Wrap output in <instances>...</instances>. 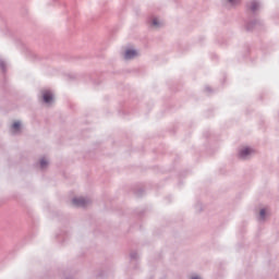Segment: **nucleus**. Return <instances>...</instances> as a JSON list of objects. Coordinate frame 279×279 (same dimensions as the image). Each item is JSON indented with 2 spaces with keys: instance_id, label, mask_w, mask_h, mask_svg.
<instances>
[{
  "instance_id": "2",
  "label": "nucleus",
  "mask_w": 279,
  "mask_h": 279,
  "mask_svg": "<svg viewBox=\"0 0 279 279\" xmlns=\"http://www.w3.org/2000/svg\"><path fill=\"white\" fill-rule=\"evenodd\" d=\"M72 204L76 208H86L88 201L84 197H74V198H72Z\"/></svg>"
},
{
  "instance_id": "13",
  "label": "nucleus",
  "mask_w": 279,
  "mask_h": 279,
  "mask_svg": "<svg viewBox=\"0 0 279 279\" xmlns=\"http://www.w3.org/2000/svg\"><path fill=\"white\" fill-rule=\"evenodd\" d=\"M194 208H195L196 213H202V210H204L201 202L196 203Z\"/></svg>"
},
{
  "instance_id": "9",
  "label": "nucleus",
  "mask_w": 279,
  "mask_h": 279,
  "mask_svg": "<svg viewBox=\"0 0 279 279\" xmlns=\"http://www.w3.org/2000/svg\"><path fill=\"white\" fill-rule=\"evenodd\" d=\"M48 166H49V161H47V159L45 158H41L39 161L40 169H47Z\"/></svg>"
},
{
  "instance_id": "11",
  "label": "nucleus",
  "mask_w": 279,
  "mask_h": 279,
  "mask_svg": "<svg viewBox=\"0 0 279 279\" xmlns=\"http://www.w3.org/2000/svg\"><path fill=\"white\" fill-rule=\"evenodd\" d=\"M259 217H260L262 220L265 219L267 217V209L262 208L259 210Z\"/></svg>"
},
{
  "instance_id": "7",
  "label": "nucleus",
  "mask_w": 279,
  "mask_h": 279,
  "mask_svg": "<svg viewBox=\"0 0 279 279\" xmlns=\"http://www.w3.org/2000/svg\"><path fill=\"white\" fill-rule=\"evenodd\" d=\"M258 8H260V4L258 3V1L253 0V1L251 2V7H250L251 12H256V11H258Z\"/></svg>"
},
{
  "instance_id": "20",
  "label": "nucleus",
  "mask_w": 279,
  "mask_h": 279,
  "mask_svg": "<svg viewBox=\"0 0 279 279\" xmlns=\"http://www.w3.org/2000/svg\"><path fill=\"white\" fill-rule=\"evenodd\" d=\"M65 279H73V276H65Z\"/></svg>"
},
{
  "instance_id": "23",
  "label": "nucleus",
  "mask_w": 279,
  "mask_h": 279,
  "mask_svg": "<svg viewBox=\"0 0 279 279\" xmlns=\"http://www.w3.org/2000/svg\"><path fill=\"white\" fill-rule=\"evenodd\" d=\"M143 213H145V211H141L140 215H143Z\"/></svg>"
},
{
  "instance_id": "22",
  "label": "nucleus",
  "mask_w": 279,
  "mask_h": 279,
  "mask_svg": "<svg viewBox=\"0 0 279 279\" xmlns=\"http://www.w3.org/2000/svg\"><path fill=\"white\" fill-rule=\"evenodd\" d=\"M246 53H250V47L246 48Z\"/></svg>"
},
{
  "instance_id": "14",
  "label": "nucleus",
  "mask_w": 279,
  "mask_h": 279,
  "mask_svg": "<svg viewBox=\"0 0 279 279\" xmlns=\"http://www.w3.org/2000/svg\"><path fill=\"white\" fill-rule=\"evenodd\" d=\"M130 258H131V260H138V253L132 252V253L130 254Z\"/></svg>"
},
{
  "instance_id": "5",
  "label": "nucleus",
  "mask_w": 279,
  "mask_h": 279,
  "mask_svg": "<svg viewBox=\"0 0 279 279\" xmlns=\"http://www.w3.org/2000/svg\"><path fill=\"white\" fill-rule=\"evenodd\" d=\"M41 99H43L44 104H52L53 94L50 90H44L41 94Z\"/></svg>"
},
{
  "instance_id": "12",
  "label": "nucleus",
  "mask_w": 279,
  "mask_h": 279,
  "mask_svg": "<svg viewBox=\"0 0 279 279\" xmlns=\"http://www.w3.org/2000/svg\"><path fill=\"white\" fill-rule=\"evenodd\" d=\"M143 193H145V190L138 189L134 192V195H136V197H143Z\"/></svg>"
},
{
  "instance_id": "10",
  "label": "nucleus",
  "mask_w": 279,
  "mask_h": 279,
  "mask_svg": "<svg viewBox=\"0 0 279 279\" xmlns=\"http://www.w3.org/2000/svg\"><path fill=\"white\" fill-rule=\"evenodd\" d=\"M12 129L14 130V132H21V121H15L12 124Z\"/></svg>"
},
{
  "instance_id": "18",
  "label": "nucleus",
  "mask_w": 279,
  "mask_h": 279,
  "mask_svg": "<svg viewBox=\"0 0 279 279\" xmlns=\"http://www.w3.org/2000/svg\"><path fill=\"white\" fill-rule=\"evenodd\" d=\"M205 90H206V93H213V87L206 86V87H205Z\"/></svg>"
},
{
  "instance_id": "17",
  "label": "nucleus",
  "mask_w": 279,
  "mask_h": 279,
  "mask_svg": "<svg viewBox=\"0 0 279 279\" xmlns=\"http://www.w3.org/2000/svg\"><path fill=\"white\" fill-rule=\"evenodd\" d=\"M230 3H231V5H236V3H239V0H228Z\"/></svg>"
},
{
  "instance_id": "4",
  "label": "nucleus",
  "mask_w": 279,
  "mask_h": 279,
  "mask_svg": "<svg viewBox=\"0 0 279 279\" xmlns=\"http://www.w3.org/2000/svg\"><path fill=\"white\" fill-rule=\"evenodd\" d=\"M138 56V51L136 49L129 48L124 51V60H134Z\"/></svg>"
},
{
  "instance_id": "15",
  "label": "nucleus",
  "mask_w": 279,
  "mask_h": 279,
  "mask_svg": "<svg viewBox=\"0 0 279 279\" xmlns=\"http://www.w3.org/2000/svg\"><path fill=\"white\" fill-rule=\"evenodd\" d=\"M153 27H160V21H158V19H154L151 22Z\"/></svg>"
},
{
  "instance_id": "6",
  "label": "nucleus",
  "mask_w": 279,
  "mask_h": 279,
  "mask_svg": "<svg viewBox=\"0 0 279 279\" xmlns=\"http://www.w3.org/2000/svg\"><path fill=\"white\" fill-rule=\"evenodd\" d=\"M56 238L58 239L59 243H64L66 239H69V232L65 230H61L59 233L56 234Z\"/></svg>"
},
{
  "instance_id": "16",
  "label": "nucleus",
  "mask_w": 279,
  "mask_h": 279,
  "mask_svg": "<svg viewBox=\"0 0 279 279\" xmlns=\"http://www.w3.org/2000/svg\"><path fill=\"white\" fill-rule=\"evenodd\" d=\"M104 276H106V271L101 270L98 272V275L96 276L97 279H101L104 278Z\"/></svg>"
},
{
  "instance_id": "8",
  "label": "nucleus",
  "mask_w": 279,
  "mask_h": 279,
  "mask_svg": "<svg viewBox=\"0 0 279 279\" xmlns=\"http://www.w3.org/2000/svg\"><path fill=\"white\" fill-rule=\"evenodd\" d=\"M0 71H2L3 75L8 73V66L5 65V61L2 58H0Z\"/></svg>"
},
{
  "instance_id": "19",
  "label": "nucleus",
  "mask_w": 279,
  "mask_h": 279,
  "mask_svg": "<svg viewBox=\"0 0 279 279\" xmlns=\"http://www.w3.org/2000/svg\"><path fill=\"white\" fill-rule=\"evenodd\" d=\"M93 84H95L96 86H99V82L93 81Z\"/></svg>"
},
{
  "instance_id": "21",
  "label": "nucleus",
  "mask_w": 279,
  "mask_h": 279,
  "mask_svg": "<svg viewBox=\"0 0 279 279\" xmlns=\"http://www.w3.org/2000/svg\"><path fill=\"white\" fill-rule=\"evenodd\" d=\"M192 279H201L198 276H194L192 277Z\"/></svg>"
},
{
  "instance_id": "3",
  "label": "nucleus",
  "mask_w": 279,
  "mask_h": 279,
  "mask_svg": "<svg viewBox=\"0 0 279 279\" xmlns=\"http://www.w3.org/2000/svg\"><path fill=\"white\" fill-rule=\"evenodd\" d=\"M258 25H260V22L258 20L247 21L244 23L246 32H254V29H256Z\"/></svg>"
},
{
  "instance_id": "1",
  "label": "nucleus",
  "mask_w": 279,
  "mask_h": 279,
  "mask_svg": "<svg viewBox=\"0 0 279 279\" xmlns=\"http://www.w3.org/2000/svg\"><path fill=\"white\" fill-rule=\"evenodd\" d=\"M252 154H254V149L250 146H246L239 150V158L245 160L248 156H252Z\"/></svg>"
}]
</instances>
